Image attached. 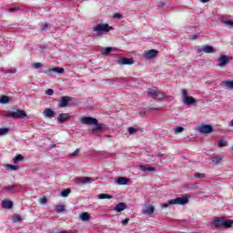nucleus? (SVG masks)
Wrapping results in <instances>:
<instances>
[{"label":"nucleus","instance_id":"nucleus-42","mask_svg":"<svg viewBox=\"0 0 233 233\" xmlns=\"http://www.w3.org/2000/svg\"><path fill=\"white\" fill-rule=\"evenodd\" d=\"M42 67H43V64H41L39 62L33 64V68L37 69V68H42Z\"/></svg>","mask_w":233,"mask_h":233},{"label":"nucleus","instance_id":"nucleus-32","mask_svg":"<svg viewBox=\"0 0 233 233\" xmlns=\"http://www.w3.org/2000/svg\"><path fill=\"white\" fill-rule=\"evenodd\" d=\"M6 170H18L19 169V166H14L11 164H7L5 166Z\"/></svg>","mask_w":233,"mask_h":233},{"label":"nucleus","instance_id":"nucleus-9","mask_svg":"<svg viewBox=\"0 0 233 233\" xmlns=\"http://www.w3.org/2000/svg\"><path fill=\"white\" fill-rule=\"evenodd\" d=\"M157 54H159V51L156 49H150L147 51H144L143 57H145L146 59H154V57H156Z\"/></svg>","mask_w":233,"mask_h":233},{"label":"nucleus","instance_id":"nucleus-14","mask_svg":"<svg viewBox=\"0 0 233 233\" xmlns=\"http://www.w3.org/2000/svg\"><path fill=\"white\" fill-rule=\"evenodd\" d=\"M69 120H70V113H62L57 117L58 123H66V121H69Z\"/></svg>","mask_w":233,"mask_h":233},{"label":"nucleus","instance_id":"nucleus-37","mask_svg":"<svg viewBox=\"0 0 233 233\" xmlns=\"http://www.w3.org/2000/svg\"><path fill=\"white\" fill-rule=\"evenodd\" d=\"M8 132H10V129L8 127L0 128V136H6Z\"/></svg>","mask_w":233,"mask_h":233},{"label":"nucleus","instance_id":"nucleus-25","mask_svg":"<svg viewBox=\"0 0 233 233\" xmlns=\"http://www.w3.org/2000/svg\"><path fill=\"white\" fill-rule=\"evenodd\" d=\"M11 219L13 223H21L23 221V218H21L19 214H14Z\"/></svg>","mask_w":233,"mask_h":233},{"label":"nucleus","instance_id":"nucleus-1","mask_svg":"<svg viewBox=\"0 0 233 233\" xmlns=\"http://www.w3.org/2000/svg\"><path fill=\"white\" fill-rule=\"evenodd\" d=\"M80 121L83 125H94L92 127V132H101L105 127L103 124H100L97 121V118H94L92 116H84L80 118Z\"/></svg>","mask_w":233,"mask_h":233},{"label":"nucleus","instance_id":"nucleus-13","mask_svg":"<svg viewBox=\"0 0 233 233\" xmlns=\"http://www.w3.org/2000/svg\"><path fill=\"white\" fill-rule=\"evenodd\" d=\"M218 66H220L221 68H223V66H227V65H228L229 60H228V56L227 55H223L220 57H218Z\"/></svg>","mask_w":233,"mask_h":233},{"label":"nucleus","instance_id":"nucleus-55","mask_svg":"<svg viewBox=\"0 0 233 233\" xmlns=\"http://www.w3.org/2000/svg\"><path fill=\"white\" fill-rule=\"evenodd\" d=\"M10 73H11V74H15V71H11Z\"/></svg>","mask_w":233,"mask_h":233},{"label":"nucleus","instance_id":"nucleus-33","mask_svg":"<svg viewBox=\"0 0 233 233\" xmlns=\"http://www.w3.org/2000/svg\"><path fill=\"white\" fill-rule=\"evenodd\" d=\"M56 211L57 214H61V212H65V205H58L56 207Z\"/></svg>","mask_w":233,"mask_h":233},{"label":"nucleus","instance_id":"nucleus-6","mask_svg":"<svg viewBox=\"0 0 233 233\" xmlns=\"http://www.w3.org/2000/svg\"><path fill=\"white\" fill-rule=\"evenodd\" d=\"M147 97H151V99H154L156 101V99H164L165 98V94L163 93H159L152 88H149L147 90Z\"/></svg>","mask_w":233,"mask_h":233},{"label":"nucleus","instance_id":"nucleus-53","mask_svg":"<svg viewBox=\"0 0 233 233\" xmlns=\"http://www.w3.org/2000/svg\"><path fill=\"white\" fill-rule=\"evenodd\" d=\"M210 0H200V3H208Z\"/></svg>","mask_w":233,"mask_h":233},{"label":"nucleus","instance_id":"nucleus-3","mask_svg":"<svg viewBox=\"0 0 233 233\" xmlns=\"http://www.w3.org/2000/svg\"><path fill=\"white\" fill-rule=\"evenodd\" d=\"M5 117H12V119H25L26 117V112L23 109L12 107L10 111L5 112Z\"/></svg>","mask_w":233,"mask_h":233},{"label":"nucleus","instance_id":"nucleus-54","mask_svg":"<svg viewBox=\"0 0 233 233\" xmlns=\"http://www.w3.org/2000/svg\"><path fill=\"white\" fill-rule=\"evenodd\" d=\"M229 127H233V119L229 122Z\"/></svg>","mask_w":233,"mask_h":233},{"label":"nucleus","instance_id":"nucleus-23","mask_svg":"<svg viewBox=\"0 0 233 233\" xmlns=\"http://www.w3.org/2000/svg\"><path fill=\"white\" fill-rule=\"evenodd\" d=\"M3 208H12L14 207V202L11 200H5L2 202Z\"/></svg>","mask_w":233,"mask_h":233},{"label":"nucleus","instance_id":"nucleus-22","mask_svg":"<svg viewBox=\"0 0 233 233\" xmlns=\"http://www.w3.org/2000/svg\"><path fill=\"white\" fill-rule=\"evenodd\" d=\"M79 218L82 221H90V214L86 212H82L79 214Z\"/></svg>","mask_w":233,"mask_h":233},{"label":"nucleus","instance_id":"nucleus-35","mask_svg":"<svg viewBox=\"0 0 233 233\" xmlns=\"http://www.w3.org/2000/svg\"><path fill=\"white\" fill-rule=\"evenodd\" d=\"M127 132L130 136H134V134H137V129L136 127H130L127 128Z\"/></svg>","mask_w":233,"mask_h":233},{"label":"nucleus","instance_id":"nucleus-52","mask_svg":"<svg viewBox=\"0 0 233 233\" xmlns=\"http://www.w3.org/2000/svg\"><path fill=\"white\" fill-rule=\"evenodd\" d=\"M163 156H165V155H163V154H161V153H158V154L157 155V157H163Z\"/></svg>","mask_w":233,"mask_h":233},{"label":"nucleus","instance_id":"nucleus-45","mask_svg":"<svg viewBox=\"0 0 233 233\" xmlns=\"http://www.w3.org/2000/svg\"><path fill=\"white\" fill-rule=\"evenodd\" d=\"M169 205H174V204H170V200L167 201V203H164L161 205L162 208H168Z\"/></svg>","mask_w":233,"mask_h":233},{"label":"nucleus","instance_id":"nucleus-8","mask_svg":"<svg viewBox=\"0 0 233 233\" xmlns=\"http://www.w3.org/2000/svg\"><path fill=\"white\" fill-rule=\"evenodd\" d=\"M188 203V197L177 198L169 200L170 205H187Z\"/></svg>","mask_w":233,"mask_h":233},{"label":"nucleus","instance_id":"nucleus-36","mask_svg":"<svg viewBox=\"0 0 233 233\" xmlns=\"http://www.w3.org/2000/svg\"><path fill=\"white\" fill-rule=\"evenodd\" d=\"M70 192H72L70 188L64 189L61 193L62 198H68V195L70 194Z\"/></svg>","mask_w":233,"mask_h":233},{"label":"nucleus","instance_id":"nucleus-19","mask_svg":"<svg viewBox=\"0 0 233 233\" xmlns=\"http://www.w3.org/2000/svg\"><path fill=\"white\" fill-rule=\"evenodd\" d=\"M220 85L226 86V88H228L229 90H233V80L222 81Z\"/></svg>","mask_w":233,"mask_h":233},{"label":"nucleus","instance_id":"nucleus-46","mask_svg":"<svg viewBox=\"0 0 233 233\" xmlns=\"http://www.w3.org/2000/svg\"><path fill=\"white\" fill-rule=\"evenodd\" d=\"M80 150L79 148L76 149L75 152L71 153L70 156H72L73 157H76V156H77V154H79Z\"/></svg>","mask_w":233,"mask_h":233},{"label":"nucleus","instance_id":"nucleus-26","mask_svg":"<svg viewBox=\"0 0 233 233\" xmlns=\"http://www.w3.org/2000/svg\"><path fill=\"white\" fill-rule=\"evenodd\" d=\"M222 25H224V26H227V28H233V21L232 20H221Z\"/></svg>","mask_w":233,"mask_h":233},{"label":"nucleus","instance_id":"nucleus-7","mask_svg":"<svg viewBox=\"0 0 233 233\" xmlns=\"http://www.w3.org/2000/svg\"><path fill=\"white\" fill-rule=\"evenodd\" d=\"M201 52H204V54H214L216 49L212 46L206 45L197 48V54H201Z\"/></svg>","mask_w":233,"mask_h":233},{"label":"nucleus","instance_id":"nucleus-4","mask_svg":"<svg viewBox=\"0 0 233 233\" xmlns=\"http://www.w3.org/2000/svg\"><path fill=\"white\" fill-rule=\"evenodd\" d=\"M113 29L108 24H98L93 27V37H101L105 32H110Z\"/></svg>","mask_w":233,"mask_h":233},{"label":"nucleus","instance_id":"nucleus-41","mask_svg":"<svg viewBox=\"0 0 233 233\" xmlns=\"http://www.w3.org/2000/svg\"><path fill=\"white\" fill-rule=\"evenodd\" d=\"M39 203H40V205H46V203H48V199H46V197L41 198L39 199Z\"/></svg>","mask_w":233,"mask_h":233},{"label":"nucleus","instance_id":"nucleus-44","mask_svg":"<svg viewBox=\"0 0 233 233\" xmlns=\"http://www.w3.org/2000/svg\"><path fill=\"white\" fill-rule=\"evenodd\" d=\"M46 96H54V89H47L46 90Z\"/></svg>","mask_w":233,"mask_h":233},{"label":"nucleus","instance_id":"nucleus-20","mask_svg":"<svg viewBox=\"0 0 233 233\" xmlns=\"http://www.w3.org/2000/svg\"><path fill=\"white\" fill-rule=\"evenodd\" d=\"M47 72H55L56 74H65V68L63 67L48 68Z\"/></svg>","mask_w":233,"mask_h":233},{"label":"nucleus","instance_id":"nucleus-34","mask_svg":"<svg viewBox=\"0 0 233 233\" xmlns=\"http://www.w3.org/2000/svg\"><path fill=\"white\" fill-rule=\"evenodd\" d=\"M194 177L197 179H205L207 177V175L203 173H195Z\"/></svg>","mask_w":233,"mask_h":233},{"label":"nucleus","instance_id":"nucleus-5","mask_svg":"<svg viewBox=\"0 0 233 233\" xmlns=\"http://www.w3.org/2000/svg\"><path fill=\"white\" fill-rule=\"evenodd\" d=\"M182 101L184 105L190 106V105H196L198 101L193 96H188V91L187 89L182 90Z\"/></svg>","mask_w":233,"mask_h":233},{"label":"nucleus","instance_id":"nucleus-18","mask_svg":"<svg viewBox=\"0 0 233 233\" xmlns=\"http://www.w3.org/2000/svg\"><path fill=\"white\" fill-rule=\"evenodd\" d=\"M139 167L142 172H156V167H148L147 165H140Z\"/></svg>","mask_w":233,"mask_h":233},{"label":"nucleus","instance_id":"nucleus-31","mask_svg":"<svg viewBox=\"0 0 233 233\" xmlns=\"http://www.w3.org/2000/svg\"><path fill=\"white\" fill-rule=\"evenodd\" d=\"M111 52H112V47H106L102 49L101 54L103 56H108V54H110Z\"/></svg>","mask_w":233,"mask_h":233},{"label":"nucleus","instance_id":"nucleus-10","mask_svg":"<svg viewBox=\"0 0 233 233\" xmlns=\"http://www.w3.org/2000/svg\"><path fill=\"white\" fill-rule=\"evenodd\" d=\"M198 132L200 134H211V132H214V127L210 125H202L198 127Z\"/></svg>","mask_w":233,"mask_h":233},{"label":"nucleus","instance_id":"nucleus-50","mask_svg":"<svg viewBox=\"0 0 233 233\" xmlns=\"http://www.w3.org/2000/svg\"><path fill=\"white\" fill-rule=\"evenodd\" d=\"M42 30H46L48 28V24H44L41 25Z\"/></svg>","mask_w":233,"mask_h":233},{"label":"nucleus","instance_id":"nucleus-39","mask_svg":"<svg viewBox=\"0 0 233 233\" xmlns=\"http://www.w3.org/2000/svg\"><path fill=\"white\" fill-rule=\"evenodd\" d=\"M185 130V127H175V134H181Z\"/></svg>","mask_w":233,"mask_h":233},{"label":"nucleus","instance_id":"nucleus-47","mask_svg":"<svg viewBox=\"0 0 233 233\" xmlns=\"http://www.w3.org/2000/svg\"><path fill=\"white\" fill-rule=\"evenodd\" d=\"M130 221V218H126L122 221V225H128V222Z\"/></svg>","mask_w":233,"mask_h":233},{"label":"nucleus","instance_id":"nucleus-48","mask_svg":"<svg viewBox=\"0 0 233 233\" xmlns=\"http://www.w3.org/2000/svg\"><path fill=\"white\" fill-rule=\"evenodd\" d=\"M189 39H191V41H194V40L198 39V35H191L190 37H189Z\"/></svg>","mask_w":233,"mask_h":233},{"label":"nucleus","instance_id":"nucleus-11","mask_svg":"<svg viewBox=\"0 0 233 233\" xmlns=\"http://www.w3.org/2000/svg\"><path fill=\"white\" fill-rule=\"evenodd\" d=\"M70 101H72V96H62L58 101V106L60 108H65L66 106H68V103H70Z\"/></svg>","mask_w":233,"mask_h":233},{"label":"nucleus","instance_id":"nucleus-15","mask_svg":"<svg viewBox=\"0 0 233 233\" xmlns=\"http://www.w3.org/2000/svg\"><path fill=\"white\" fill-rule=\"evenodd\" d=\"M117 65H134V59L132 58H127V57H123V58H119L116 60Z\"/></svg>","mask_w":233,"mask_h":233},{"label":"nucleus","instance_id":"nucleus-24","mask_svg":"<svg viewBox=\"0 0 233 233\" xmlns=\"http://www.w3.org/2000/svg\"><path fill=\"white\" fill-rule=\"evenodd\" d=\"M20 161H25V157H23V155L18 154L16 155L14 158H13V163L15 165H17V163H19Z\"/></svg>","mask_w":233,"mask_h":233},{"label":"nucleus","instance_id":"nucleus-29","mask_svg":"<svg viewBox=\"0 0 233 233\" xmlns=\"http://www.w3.org/2000/svg\"><path fill=\"white\" fill-rule=\"evenodd\" d=\"M223 161V158L221 157H213L211 158L212 165H219Z\"/></svg>","mask_w":233,"mask_h":233},{"label":"nucleus","instance_id":"nucleus-40","mask_svg":"<svg viewBox=\"0 0 233 233\" xmlns=\"http://www.w3.org/2000/svg\"><path fill=\"white\" fill-rule=\"evenodd\" d=\"M228 145V142L225 141V140H219L218 141V147H219V148H222V147H227Z\"/></svg>","mask_w":233,"mask_h":233},{"label":"nucleus","instance_id":"nucleus-12","mask_svg":"<svg viewBox=\"0 0 233 233\" xmlns=\"http://www.w3.org/2000/svg\"><path fill=\"white\" fill-rule=\"evenodd\" d=\"M76 183H80L82 185H86L88 183H92L94 179L90 177H79L75 179Z\"/></svg>","mask_w":233,"mask_h":233},{"label":"nucleus","instance_id":"nucleus-43","mask_svg":"<svg viewBox=\"0 0 233 233\" xmlns=\"http://www.w3.org/2000/svg\"><path fill=\"white\" fill-rule=\"evenodd\" d=\"M114 19H122L123 18V15L119 14V13H116L113 15Z\"/></svg>","mask_w":233,"mask_h":233},{"label":"nucleus","instance_id":"nucleus-28","mask_svg":"<svg viewBox=\"0 0 233 233\" xmlns=\"http://www.w3.org/2000/svg\"><path fill=\"white\" fill-rule=\"evenodd\" d=\"M7 103H10V97L8 96H2L0 97V105H6Z\"/></svg>","mask_w":233,"mask_h":233},{"label":"nucleus","instance_id":"nucleus-16","mask_svg":"<svg viewBox=\"0 0 233 233\" xmlns=\"http://www.w3.org/2000/svg\"><path fill=\"white\" fill-rule=\"evenodd\" d=\"M155 210H156V208H154V206H147L146 207V208L142 210V212L146 214V216H152Z\"/></svg>","mask_w":233,"mask_h":233},{"label":"nucleus","instance_id":"nucleus-2","mask_svg":"<svg viewBox=\"0 0 233 233\" xmlns=\"http://www.w3.org/2000/svg\"><path fill=\"white\" fill-rule=\"evenodd\" d=\"M212 225L218 230H221V228H232L233 220L216 217L212 222Z\"/></svg>","mask_w":233,"mask_h":233},{"label":"nucleus","instance_id":"nucleus-17","mask_svg":"<svg viewBox=\"0 0 233 233\" xmlns=\"http://www.w3.org/2000/svg\"><path fill=\"white\" fill-rule=\"evenodd\" d=\"M43 115L46 117H54V116H56V112H54V110H52L51 108H46L43 112Z\"/></svg>","mask_w":233,"mask_h":233},{"label":"nucleus","instance_id":"nucleus-49","mask_svg":"<svg viewBox=\"0 0 233 233\" xmlns=\"http://www.w3.org/2000/svg\"><path fill=\"white\" fill-rule=\"evenodd\" d=\"M19 10V7H13L9 9V12H17Z\"/></svg>","mask_w":233,"mask_h":233},{"label":"nucleus","instance_id":"nucleus-21","mask_svg":"<svg viewBox=\"0 0 233 233\" xmlns=\"http://www.w3.org/2000/svg\"><path fill=\"white\" fill-rule=\"evenodd\" d=\"M126 208L127 205H125V203L123 202H120L116 206L115 210L116 212H123V210H125Z\"/></svg>","mask_w":233,"mask_h":233},{"label":"nucleus","instance_id":"nucleus-27","mask_svg":"<svg viewBox=\"0 0 233 233\" xmlns=\"http://www.w3.org/2000/svg\"><path fill=\"white\" fill-rule=\"evenodd\" d=\"M116 183L118 185H127L128 183V179L125 177H119L117 179H116Z\"/></svg>","mask_w":233,"mask_h":233},{"label":"nucleus","instance_id":"nucleus-51","mask_svg":"<svg viewBox=\"0 0 233 233\" xmlns=\"http://www.w3.org/2000/svg\"><path fill=\"white\" fill-rule=\"evenodd\" d=\"M147 110H158L157 107H148Z\"/></svg>","mask_w":233,"mask_h":233},{"label":"nucleus","instance_id":"nucleus-38","mask_svg":"<svg viewBox=\"0 0 233 233\" xmlns=\"http://www.w3.org/2000/svg\"><path fill=\"white\" fill-rule=\"evenodd\" d=\"M15 187H16L15 185H12V186L5 187L4 190H6L7 192H12L15 190Z\"/></svg>","mask_w":233,"mask_h":233},{"label":"nucleus","instance_id":"nucleus-30","mask_svg":"<svg viewBox=\"0 0 233 233\" xmlns=\"http://www.w3.org/2000/svg\"><path fill=\"white\" fill-rule=\"evenodd\" d=\"M114 197L112 195H108V194H105V193L97 195L98 199H112Z\"/></svg>","mask_w":233,"mask_h":233}]
</instances>
